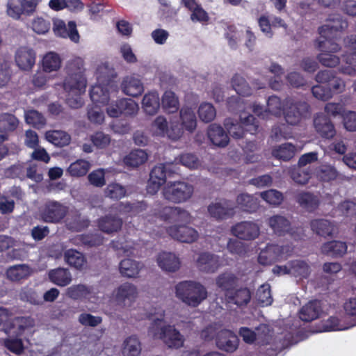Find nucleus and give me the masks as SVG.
<instances>
[{
    "instance_id": "nucleus-1",
    "label": "nucleus",
    "mask_w": 356,
    "mask_h": 356,
    "mask_svg": "<svg viewBox=\"0 0 356 356\" xmlns=\"http://www.w3.org/2000/svg\"><path fill=\"white\" fill-rule=\"evenodd\" d=\"M65 70L66 76L63 81V89L67 93L66 103L72 108H81L83 105L81 94L84 93L87 83L83 60L80 57L70 60Z\"/></svg>"
},
{
    "instance_id": "nucleus-2",
    "label": "nucleus",
    "mask_w": 356,
    "mask_h": 356,
    "mask_svg": "<svg viewBox=\"0 0 356 356\" xmlns=\"http://www.w3.org/2000/svg\"><path fill=\"white\" fill-rule=\"evenodd\" d=\"M164 312L161 318H154L148 327V334L154 339H160L170 349L178 350L184 345L185 338L174 325L165 324Z\"/></svg>"
},
{
    "instance_id": "nucleus-3",
    "label": "nucleus",
    "mask_w": 356,
    "mask_h": 356,
    "mask_svg": "<svg viewBox=\"0 0 356 356\" xmlns=\"http://www.w3.org/2000/svg\"><path fill=\"white\" fill-rule=\"evenodd\" d=\"M176 296L191 307H197L207 298L206 288L195 281H183L175 286Z\"/></svg>"
},
{
    "instance_id": "nucleus-4",
    "label": "nucleus",
    "mask_w": 356,
    "mask_h": 356,
    "mask_svg": "<svg viewBox=\"0 0 356 356\" xmlns=\"http://www.w3.org/2000/svg\"><path fill=\"white\" fill-rule=\"evenodd\" d=\"M193 193V186L181 181H169L162 190L164 199L175 204L187 202L191 198Z\"/></svg>"
},
{
    "instance_id": "nucleus-5",
    "label": "nucleus",
    "mask_w": 356,
    "mask_h": 356,
    "mask_svg": "<svg viewBox=\"0 0 356 356\" xmlns=\"http://www.w3.org/2000/svg\"><path fill=\"white\" fill-rule=\"evenodd\" d=\"M283 114L289 124L297 125L309 115L310 106L305 101L287 97L284 102Z\"/></svg>"
},
{
    "instance_id": "nucleus-6",
    "label": "nucleus",
    "mask_w": 356,
    "mask_h": 356,
    "mask_svg": "<svg viewBox=\"0 0 356 356\" xmlns=\"http://www.w3.org/2000/svg\"><path fill=\"white\" fill-rule=\"evenodd\" d=\"M317 47L321 51L317 56V59L322 65L334 67L339 64V57L332 54L341 50L339 44L330 40H322L318 41Z\"/></svg>"
},
{
    "instance_id": "nucleus-7",
    "label": "nucleus",
    "mask_w": 356,
    "mask_h": 356,
    "mask_svg": "<svg viewBox=\"0 0 356 356\" xmlns=\"http://www.w3.org/2000/svg\"><path fill=\"white\" fill-rule=\"evenodd\" d=\"M291 251L292 249L289 245L268 243L259 252L258 261L261 265H271L277 261L286 258Z\"/></svg>"
},
{
    "instance_id": "nucleus-8",
    "label": "nucleus",
    "mask_w": 356,
    "mask_h": 356,
    "mask_svg": "<svg viewBox=\"0 0 356 356\" xmlns=\"http://www.w3.org/2000/svg\"><path fill=\"white\" fill-rule=\"evenodd\" d=\"M348 26L346 19L339 14L330 15L327 20V23L318 28V33L323 40H330L336 37L337 32L345 31Z\"/></svg>"
},
{
    "instance_id": "nucleus-9",
    "label": "nucleus",
    "mask_w": 356,
    "mask_h": 356,
    "mask_svg": "<svg viewBox=\"0 0 356 356\" xmlns=\"http://www.w3.org/2000/svg\"><path fill=\"white\" fill-rule=\"evenodd\" d=\"M68 209L57 201L47 202L41 211V218L44 222L58 223L67 215Z\"/></svg>"
},
{
    "instance_id": "nucleus-10",
    "label": "nucleus",
    "mask_w": 356,
    "mask_h": 356,
    "mask_svg": "<svg viewBox=\"0 0 356 356\" xmlns=\"http://www.w3.org/2000/svg\"><path fill=\"white\" fill-rule=\"evenodd\" d=\"M231 233L240 240L253 241L259 236L260 228L256 222L245 220L232 226Z\"/></svg>"
},
{
    "instance_id": "nucleus-11",
    "label": "nucleus",
    "mask_w": 356,
    "mask_h": 356,
    "mask_svg": "<svg viewBox=\"0 0 356 356\" xmlns=\"http://www.w3.org/2000/svg\"><path fill=\"white\" fill-rule=\"evenodd\" d=\"M170 171L165 164H159L154 166L150 172L149 179L147 183V191L150 194H155L160 187L165 184L167 176H170Z\"/></svg>"
},
{
    "instance_id": "nucleus-12",
    "label": "nucleus",
    "mask_w": 356,
    "mask_h": 356,
    "mask_svg": "<svg viewBox=\"0 0 356 356\" xmlns=\"http://www.w3.org/2000/svg\"><path fill=\"white\" fill-rule=\"evenodd\" d=\"M167 233L172 238L181 243H191L199 237L197 230L185 225H175L166 229Z\"/></svg>"
},
{
    "instance_id": "nucleus-13",
    "label": "nucleus",
    "mask_w": 356,
    "mask_h": 356,
    "mask_svg": "<svg viewBox=\"0 0 356 356\" xmlns=\"http://www.w3.org/2000/svg\"><path fill=\"white\" fill-rule=\"evenodd\" d=\"M314 127L316 133L323 139L331 140L337 131L330 117L325 113H317L314 119Z\"/></svg>"
},
{
    "instance_id": "nucleus-14",
    "label": "nucleus",
    "mask_w": 356,
    "mask_h": 356,
    "mask_svg": "<svg viewBox=\"0 0 356 356\" xmlns=\"http://www.w3.org/2000/svg\"><path fill=\"white\" fill-rule=\"evenodd\" d=\"M210 216L217 220H225L232 218L235 215V207L233 203L227 200L221 202L211 203L208 207Z\"/></svg>"
},
{
    "instance_id": "nucleus-15",
    "label": "nucleus",
    "mask_w": 356,
    "mask_h": 356,
    "mask_svg": "<svg viewBox=\"0 0 356 356\" xmlns=\"http://www.w3.org/2000/svg\"><path fill=\"white\" fill-rule=\"evenodd\" d=\"M120 88L124 94L134 97H138L144 92V85L138 75L132 74L123 78Z\"/></svg>"
},
{
    "instance_id": "nucleus-16",
    "label": "nucleus",
    "mask_w": 356,
    "mask_h": 356,
    "mask_svg": "<svg viewBox=\"0 0 356 356\" xmlns=\"http://www.w3.org/2000/svg\"><path fill=\"white\" fill-rule=\"evenodd\" d=\"M216 344L223 351L233 353L238 346V339L232 331L222 330L216 336Z\"/></svg>"
},
{
    "instance_id": "nucleus-17",
    "label": "nucleus",
    "mask_w": 356,
    "mask_h": 356,
    "mask_svg": "<svg viewBox=\"0 0 356 356\" xmlns=\"http://www.w3.org/2000/svg\"><path fill=\"white\" fill-rule=\"evenodd\" d=\"M36 54L29 47H19L15 55L17 65L22 70L29 71L32 69L35 63Z\"/></svg>"
},
{
    "instance_id": "nucleus-18",
    "label": "nucleus",
    "mask_w": 356,
    "mask_h": 356,
    "mask_svg": "<svg viewBox=\"0 0 356 356\" xmlns=\"http://www.w3.org/2000/svg\"><path fill=\"white\" fill-rule=\"evenodd\" d=\"M196 266L199 270L202 272L213 273L220 268L221 262L219 256L205 252L199 254L196 261Z\"/></svg>"
},
{
    "instance_id": "nucleus-19",
    "label": "nucleus",
    "mask_w": 356,
    "mask_h": 356,
    "mask_svg": "<svg viewBox=\"0 0 356 356\" xmlns=\"http://www.w3.org/2000/svg\"><path fill=\"white\" fill-rule=\"evenodd\" d=\"M53 30L57 36L63 38H69L74 42H78L79 40V34L76 29V24L74 21H70L67 26L63 20L56 19L54 22Z\"/></svg>"
},
{
    "instance_id": "nucleus-20",
    "label": "nucleus",
    "mask_w": 356,
    "mask_h": 356,
    "mask_svg": "<svg viewBox=\"0 0 356 356\" xmlns=\"http://www.w3.org/2000/svg\"><path fill=\"white\" fill-rule=\"evenodd\" d=\"M97 225L102 232L112 234L121 229L122 220L115 215L108 214L98 218Z\"/></svg>"
},
{
    "instance_id": "nucleus-21",
    "label": "nucleus",
    "mask_w": 356,
    "mask_h": 356,
    "mask_svg": "<svg viewBox=\"0 0 356 356\" xmlns=\"http://www.w3.org/2000/svg\"><path fill=\"white\" fill-rule=\"evenodd\" d=\"M207 136L212 144L217 147H225L229 142V138L226 131L220 125L216 123L209 126Z\"/></svg>"
},
{
    "instance_id": "nucleus-22",
    "label": "nucleus",
    "mask_w": 356,
    "mask_h": 356,
    "mask_svg": "<svg viewBox=\"0 0 356 356\" xmlns=\"http://www.w3.org/2000/svg\"><path fill=\"white\" fill-rule=\"evenodd\" d=\"M19 125L18 119L13 114L3 113L0 114V139L1 142L8 140L9 132L17 129Z\"/></svg>"
},
{
    "instance_id": "nucleus-23",
    "label": "nucleus",
    "mask_w": 356,
    "mask_h": 356,
    "mask_svg": "<svg viewBox=\"0 0 356 356\" xmlns=\"http://www.w3.org/2000/svg\"><path fill=\"white\" fill-rule=\"evenodd\" d=\"M322 312L321 302L313 300L302 307L299 312L300 318L305 322H311L317 319Z\"/></svg>"
},
{
    "instance_id": "nucleus-24",
    "label": "nucleus",
    "mask_w": 356,
    "mask_h": 356,
    "mask_svg": "<svg viewBox=\"0 0 356 356\" xmlns=\"http://www.w3.org/2000/svg\"><path fill=\"white\" fill-rule=\"evenodd\" d=\"M295 200L300 207L308 212H313L318 209L320 200L318 195L308 191L298 193Z\"/></svg>"
},
{
    "instance_id": "nucleus-25",
    "label": "nucleus",
    "mask_w": 356,
    "mask_h": 356,
    "mask_svg": "<svg viewBox=\"0 0 356 356\" xmlns=\"http://www.w3.org/2000/svg\"><path fill=\"white\" fill-rule=\"evenodd\" d=\"M136 287L130 283H124L117 289L115 301L120 306H126V301L129 302L134 301L137 296Z\"/></svg>"
},
{
    "instance_id": "nucleus-26",
    "label": "nucleus",
    "mask_w": 356,
    "mask_h": 356,
    "mask_svg": "<svg viewBox=\"0 0 356 356\" xmlns=\"http://www.w3.org/2000/svg\"><path fill=\"white\" fill-rule=\"evenodd\" d=\"M159 266L167 272H175L179 269V259L173 253L163 252L159 254L156 259Z\"/></svg>"
},
{
    "instance_id": "nucleus-27",
    "label": "nucleus",
    "mask_w": 356,
    "mask_h": 356,
    "mask_svg": "<svg viewBox=\"0 0 356 356\" xmlns=\"http://www.w3.org/2000/svg\"><path fill=\"white\" fill-rule=\"evenodd\" d=\"M237 283V277L228 272L220 274L216 279V286L224 293L225 297L236 287Z\"/></svg>"
},
{
    "instance_id": "nucleus-28",
    "label": "nucleus",
    "mask_w": 356,
    "mask_h": 356,
    "mask_svg": "<svg viewBox=\"0 0 356 356\" xmlns=\"http://www.w3.org/2000/svg\"><path fill=\"white\" fill-rule=\"evenodd\" d=\"M229 303L242 307L247 305L251 300V292L247 287H241L234 289L229 294L225 297Z\"/></svg>"
},
{
    "instance_id": "nucleus-29",
    "label": "nucleus",
    "mask_w": 356,
    "mask_h": 356,
    "mask_svg": "<svg viewBox=\"0 0 356 356\" xmlns=\"http://www.w3.org/2000/svg\"><path fill=\"white\" fill-rule=\"evenodd\" d=\"M291 275L300 280L307 279L312 272L311 266L307 261L294 259L289 261Z\"/></svg>"
},
{
    "instance_id": "nucleus-30",
    "label": "nucleus",
    "mask_w": 356,
    "mask_h": 356,
    "mask_svg": "<svg viewBox=\"0 0 356 356\" xmlns=\"http://www.w3.org/2000/svg\"><path fill=\"white\" fill-rule=\"evenodd\" d=\"M268 225L273 232L278 236L285 235L291 229L289 220L280 215H275L269 218Z\"/></svg>"
},
{
    "instance_id": "nucleus-31",
    "label": "nucleus",
    "mask_w": 356,
    "mask_h": 356,
    "mask_svg": "<svg viewBox=\"0 0 356 356\" xmlns=\"http://www.w3.org/2000/svg\"><path fill=\"white\" fill-rule=\"evenodd\" d=\"M310 226L313 232L323 237L332 236L335 231L334 225L325 219H314L311 221Z\"/></svg>"
},
{
    "instance_id": "nucleus-32",
    "label": "nucleus",
    "mask_w": 356,
    "mask_h": 356,
    "mask_svg": "<svg viewBox=\"0 0 356 356\" xmlns=\"http://www.w3.org/2000/svg\"><path fill=\"white\" fill-rule=\"evenodd\" d=\"M179 117L181 122L180 124L183 128L189 133H193L197 127V118L194 111L191 108L183 107L179 111Z\"/></svg>"
},
{
    "instance_id": "nucleus-33",
    "label": "nucleus",
    "mask_w": 356,
    "mask_h": 356,
    "mask_svg": "<svg viewBox=\"0 0 356 356\" xmlns=\"http://www.w3.org/2000/svg\"><path fill=\"white\" fill-rule=\"evenodd\" d=\"M144 111L150 115H155L160 108V99L157 92H149L142 100Z\"/></svg>"
},
{
    "instance_id": "nucleus-34",
    "label": "nucleus",
    "mask_w": 356,
    "mask_h": 356,
    "mask_svg": "<svg viewBox=\"0 0 356 356\" xmlns=\"http://www.w3.org/2000/svg\"><path fill=\"white\" fill-rule=\"evenodd\" d=\"M49 278L51 282L59 286H66L72 281V275L68 269L58 268L49 272Z\"/></svg>"
},
{
    "instance_id": "nucleus-35",
    "label": "nucleus",
    "mask_w": 356,
    "mask_h": 356,
    "mask_svg": "<svg viewBox=\"0 0 356 356\" xmlns=\"http://www.w3.org/2000/svg\"><path fill=\"white\" fill-rule=\"evenodd\" d=\"M90 97L95 105L101 106L108 104L110 99L107 88L102 85L93 86L90 90Z\"/></svg>"
},
{
    "instance_id": "nucleus-36",
    "label": "nucleus",
    "mask_w": 356,
    "mask_h": 356,
    "mask_svg": "<svg viewBox=\"0 0 356 356\" xmlns=\"http://www.w3.org/2000/svg\"><path fill=\"white\" fill-rule=\"evenodd\" d=\"M65 261L76 269L81 270L86 264V259L83 253L74 250L69 249L64 253Z\"/></svg>"
},
{
    "instance_id": "nucleus-37",
    "label": "nucleus",
    "mask_w": 356,
    "mask_h": 356,
    "mask_svg": "<svg viewBox=\"0 0 356 356\" xmlns=\"http://www.w3.org/2000/svg\"><path fill=\"white\" fill-rule=\"evenodd\" d=\"M346 251V243L339 241H329L322 246V252L331 257H342Z\"/></svg>"
},
{
    "instance_id": "nucleus-38",
    "label": "nucleus",
    "mask_w": 356,
    "mask_h": 356,
    "mask_svg": "<svg viewBox=\"0 0 356 356\" xmlns=\"http://www.w3.org/2000/svg\"><path fill=\"white\" fill-rule=\"evenodd\" d=\"M62 60L58 54L53 51L47 53L42 58V70L45 72L58 71L61 67Z\"/></svg>"
},
{
    "instance_id": "nucleus-39",
    "label": "nucleus",
    "mask_w": 356,
    "mask_h": 356,
    "mask_svg": "<svg viewBox=\"0 0 356 356\" xmlns=\"http://www.w3.org/2000/svg\"><path fill=\"white\" fill-rule=\"evenodd\" d=\"M161 104L164 111L168 113H175L179 108V99L175 93L171 90H166L163 93Z\"/></svg>"
},
{
    "instance_id": "nucleus-40",
    "label": "nucleus",
    "mask_w": 356,
    "mask_h": 356,
    "mask_svg": "<svg viewBox=\"0 0 356 356\" xmlns=\"http://www.w3.org/2000/svg\"><path fill=\"white\" fill-rule=\"evenodd\" d=\"M119 268L123 276L135 277L140 272V265L139 262L134 259H124L120 261Z\"/></svg>"
},
{
    "instance_id": "nucleus-41",
    "label": "nucleus",
    "mask_w": 356,
    "mask_h": 356,
    "mask_svg": "<svg viewBox=\"0 0 356 356\" xmlns=\"http://www.w3.org/2000/svg\"><path fill=\"white\" fill-rule=\"evenodd\" d=\"M45 136L49 142L58 147L67 145L71 140L70 136L60 130L48 131L46 132Z\"/></svg>"
},
{
    "instance_id": "nucleus-42",
    "label": "nucleus",
    "mask_w": 356,
    "mask_h": 356,
    "mask_svg": "<svg viewBox=\"0 0 356 356\" xmlns=\"http://www.w3.org/2000/svg\"><path fill=\"white\" fill-rule=\"evenodd\" d=\"M30 268L26 264L10 266L6 271L7 277L11 281L19 282L30 275Z\"/></svg>"
},
{
    "instance_id": "nucleus-43",
    "label": "nucleus",
    "mask_w": 356,
    "mask_h": 356,
    "mask_svg": "<svg viewBox=\"0 0 356 356\" xmlns=\"http://www.w3.org/2000/svg\"><path fill=\"white\" fill-rule=\"evenodd\" d=\"M175 207L165 206L161 202H156L151 210L152 214L163 221L172 220Z\"/></svg>"
},
{
    "instance_id": "nucleus-44",
    "label": "nucleus",
    "mask_w": 356,
    "mask_h": 356,
    "mask_svg": "<svg viewBox=\"0 0 356 356\" xmlns=\"http://www.w3.org/2000/svg\"><path fill=\"white\" fill-rule=\"evenodd\" d=\"M296 151V146L287 143L274 148L272 151V154L280 160L288 161L294 156Z\"/></svg>"
},
{
    "instance_id": "nucleus-45",
    "label": "nucleus",
    "mask_w": 356,
    "mask_h": 356,
    "mask_svg": "<svg viewBox=\"0 0 356 356\" xmlns=\"http://www.w3.org/2000/svg\"><path fill=\"white\" fill-rule=\"evenodd\" d=\"M238 206L244 211L252 213L258 208L257 200L247 193H241L236 197Z\"/></svg>"
},
{
    "instance_id": "nucleus-46",
    "label": "nucleus",
    "mask_w": 356,
    "mask_h": 356,
    "mask_svg": "<svg viewBox=\"0 0 356 356\" xmlns=\"http://www.w3.org/2000/svg\"><path fill=\"white\" fill-rule=\"evenodd\" d=\"M147 159V153L143 149L132 150L128 155L124 158V163L126 165L130 167H138Z\"/></svg>"
},
{
    "instance_id": "nucleus-47",
    "label": "nucleus",
    "mask_w": 356,
    "mask_h": 356,
    "mask_svg": "<svg viewBox=\"0 0 356 356\" xmlns=\"http://www.w3.org/2000/svg\"><path fill=\"white\" fill-rule=\"evenodd\" d=\"M232 86L236 93L241 96H250L252 90L246 80L238 74H236L232 79Z\"/></svg>"
},
{
    "instance_id": "nucleus-48",
    "label": "nucleus",
    "mask_w": 356,
    "mask_h": 356,
    "mask_svg": "<svg viewBox=\"0 0 356 356\" xmlns=\"http://www.w3.org/2000/svg\"><path fill=\"white\" fill-rule=\"evenodd\" d=\"M140 343L136 336H130L124 340L123 348L124 356H140Z\"/></svg>"
},
{
    "instance_id": "nucleus-49",
    "label": "nucleus",
    "mask_w": 356,
    "mask_h": 356,
    "mask_svg": "<svg viewBox=\"0 0 356 356\" xmlns=\"http://www.w3.org/2000/svg\"><path fill=\"white\" fill-rule=\"evenodd\" d=\"M289 175L291 178L297 184L305 185L308 183L311 178L312 171L310 169H303L298 165L290 169Z\"/></svg>"
},
{
    "instance_id": "nucleus-50",
    "label": "nucleus",
    "mask_w": 356,
    "mask_h": 356,
    "mask_svg": "<svg viewBox=\"0 0 356 356\" xmlns=\"http://www.w3.org/2000/svg\"><path fill=\"white\" fill-rule=\"evenodd\" d=\"M90 164L83 159H79L72 163L67 168V172L72 177H83L89 171Z\"/></svg>"
},
{
    "instance_id": "nucleus-51",
    "label": "nucleus",
    "mask_w": 356,
    "mask_h": 356,
    "mask_svg": "<svg viewBox=\"0 0 356 356\" xmlns=\"http://www.w3.org/2000/svg\"><path fill=\"white\" fill-rule=\"evenodd\" d=\"M146 208L147 204L143 201L135 203L120 202L118 204L116 207L117 210L120 213L131 214L138 213L140 211L146 209Z\"/></svg>"
},
{
    "instance_id": "nucleus-52",
    "label": "nucleus",
    "mask_w": 356,
    "mask_h": 356,
    "mask_svg": "<svg viewBox=\"0 0 356 356\" xmlns=\"http://www.w3.org/2000/svg\"><path fill=\"white\" fill-rule=\"evenodd\" d=\"M256 298L261 306H268L273 302L270 286L268 284H262L259 287L256 293Z\"/></svg>"
},
{
    "instance_id": "nucleus-53",
    "label": "nucleus",
    "mask_w": 356,
    "mask_h": 356,
    "mask_svg": "<svg viewBox=\"0 0 356 356\" xmlns=\"http://www.w3.org/2000/svg\"><path fill=\"white\" fill-rule=\"evenodd\" d=\"M224 124L229 134L234 138L239 139L245 136L246 129L238 122H234L233 120L228 118L225 120Z\"/></svg>"
},
{
    "instance_id": "nucleus-54",
    "label": "nucleus",
    "mask_w": 356,
    "mask_h": 356,
    "mask_svg": "<svg viewBox=\"0 0 356 356\" xmlns=\"http://www.w3.org/2000/svg\"><path fill=\"white\" fill-rule=\"evenodd\" d=\"M3 346L10 352L20 355L24 351L23 341L18 338H6L3 341Z\"/></svg>"
},
{
    "instance_id": "nucleus-55",
    "label": "nucleus",
    "mask_w": 356,
    "mask_h": 356,
    "mask_svg": "<svg viewBox=\"0 0 356 356\" xmlns=\"http://www.w3.org/2000/svg\"><path fill=\"white\" fill-rule=\"evenodd\" d=\"M77 243L87 247H95L102 243V238L95 234H83L76 238Z\"/></svg>"
},
{
    "instance_id": "nucleus-56",
    "label": "nucleus",
    "mask_w": 356,
    "mask_h": 356,
    "mask_svg": "<svg viewBox=\"0 0 356 356\" xmlns=\"http://www.w3.org/2000/svg\"><path fill=\"white\" fill-rule=\"evenodd\" d=\"M200 119L204 122H211L216 115L214 106L210 103H202L198 108Z\"/></svg>"
},
{
    "instance_id": "nucleus-57",
    "label": "nucleus",
    "mask_w": 356,
    "mask_h": 356,
    "mask_svg": "<svg viewBox=\"0 0 356 356\" xmlns=\"http://www.w3.org/2000/svg\"><path fill=\"white\" fill-rule=\"evenodd\" d=\"M105 193L109 198L118 200L126 195L127 190L120 184L111 183L106 186Z\"/></svg>"
},
{
    "instance_id": "nucleus-58",
    "label": "nucleus",
    "mask_w": 356,
    "mask_h": 356,
    "mask_svg": "<svg viewBox=\"0 0 356 356\" xmlns=\"http://www.w3.org/2000/svg\"><path fill=\"white\" fill-rule=\"evenodd\" d=\"M338 177V172L331 165H323L317 172V177L323 182H330L335 180Z\"/></svg>"
},
{
    "instance_id": "nucleus-59",
    "label": "nucleus",
    "mask_w": 356,
    "mask_h": 356,
    "mask_svg": "<svg viewBox=\"0 0 356 356\" xmlns=\"http://www.w3.org/2000/svg\"><path fill=\"white\" fill-rule=\"evenodd\" d=\"M90 293V289L84 284L73 285L67 290V296L74 300L86 298Z\"/></svg>"
},
{
    "instance_id": "nucleus-60",
    "label": "nucleus",
    "mask_w": 356,
    "mask_h": 356,
    "mask_svg": "<svg viewBox=\"0 0 356 356\" xmlns=\"http://www.w3.org/2000/svg\"><path fill=\"white\" fill-rule=\"evenodd\" d=\"M261 197L269 204L278 206L284 200L283 194L274 189L264 191L260 194Z\"/></svg>"
},
{
    "instance_id": "nucleus-61",
    "label": "nucleus",
    "mask_w": 356,
    "mask_h": 356,
    "mask_svg": "<svg viewBox=\"0 0 356 356\" xmlns=\"http://www.w3.org/2000/svg\"><path fill=\"white\" fill-rule=\"evenodd\" d=\"M26 122L35 128L40 129L46 124V119L38 111L31 110L26 114Z\"/></svg>"
},
{
    "instance_id": "nucleus-62",
    "label": "nucleus",
    "mask_w": 356,
    "mask_h": 356,
    "mask_svg": "<svg viewBox=\"0 0 356 356\" xmlns=\"http://www.w3.org/2000/svg\"><path fill=\"white\" fill-rule=\"evenodd\" d=\"M119 105L122 115H133L136 114L138 110V104L131 99L122 98L119 99Z\"/></svg>"
},
{
    "instance_id": "nucleus-63",
    "label": "nucleus",
    "mask_w": 356,
    "mask_h": 356,
    "mask_svg": "<svg viewBox=\"0 0 356 356\" xmlns=\"http://www.w3.org/2000/svg\"><path fill=\"white\" fill-rule=\"evenodd\" d=\"M284 103L281 99L277 96L273 95L268 97L267 100L266 111L274 115H279L283 112Z\"/></svg>"
},
{
    "instance_id": "nucleus-64",
    "label": "nucleus",
    "mask_w": 356,
    "mask_h": 356,
    "mask_svg": "<svg viewBox=\"0 0 356 356\" xmlns=\"http://www.w3.org/2000/svg\"><path fill=\"white\" fill-rule=\"evenodd\" d=\"M90 140L94 146L99 149H104L109 145L111 137L102 131H97L91 135Z\"/></svg>"
}]
</instances>
